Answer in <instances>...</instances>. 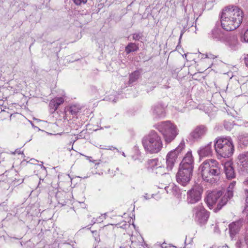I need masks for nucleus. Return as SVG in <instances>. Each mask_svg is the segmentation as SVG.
<instances>
[{
	"label": "nucleus",
	"mask_w": 248,
	"mask_h": 248,
	"mask_svg": "<svg viewBox=\"0 0 248 248\" xmlns=\"http://www.w3.org/2000/svg\"><path fill=\"white\" fill-rule=\"evenodd\" d=\"M194 160L191 152H188L184 157L180 167L193 169Z\"/></svg>",
	"instance_id": "4468645a"
},
{
	"label": "nucleus",
	"mask_w": 248,
	"mask_h": 248,
	"mask_svg": "<svg viewBox=\"0 0 248 248\" xmlns=\"http://www.w3.org/2000/svg\"><path fill=\"white\" fill-rule=\"evenodd\" d=\"M74 2L77 5H80L81 4H85L88 0H73Z\"/></svg>",
	"instance_id": "a878e982"
},
{
	"label": "nucleus",
	"mask_w": 248,
	"mask_h": 248,
	"mask_svg": "<svg viewBox=\"0 0 248 248\" xmlns=\"http://www.w3.org/2000/svg\"><path fill=\"white\" fill-rule=\"evenodd\" d=\"M244 14L238 6L229 5L225 7L221 13L220 21L222 28L227 31H233L242 22Z\"/></svg>",
	"instance_id": "f257e3e1"
},
{
	"label": "nucleus",
	"mask_w": 248,
	"mask_h": 248,
	"mask_svg": "<svg viewBox=\"0 0 248 248\" xmlns=\"http://www.w3.org/2000/svg\"><path fill=\"white\" fill-rule=\"evenodd\" d=\"M64 102L62 97H56L51 100L49 103V106L54 111L57 110L58 107Z\"/></svg>",
	"instance_id": "6ab92c4d"
},
{
	"label": "nucleus",
	"mask_w": 248,
	"mask_h": 248,
	"mask_svg": "<svg viewBox=\"0 0 248 248\" xmlns=\"http://www.w3.org/2000/svg\"><path fill=\"white\" fill-rule=\"evenodd\" d=\"M154 112L159 116L164 115V108L158 106L155 108Z\"/></svg>",
	"instance_id": "b1692460"
},
{
	"label": "nucleus",
	"mask_w": 248,
	"mask_h": 248,
	"mask_svg": "<svg viewBox=\"0 0 248 248\" xmlns=\"http://www.w3.org/2000/svg\"><path fill=\"white\" fill-rule=\"evenodd\" d=\"M245 125L246 127H248V122H246Z\"/></svg>",
	"instance_id": "473e14b6"
},
{
	"label": "nucleus",
	"mask_w": 248,
	"mask_h": 248,
	"mask_svg": "<svg viewBox=\"0 0 248 248\" xmlns=\"http://www.w3.org/2000/svg\"><path fill=\"white\" fill-rule=\"evenodd\" d=\"M139 71H135L132 73L129 77V83L131 84L135 82L140 77Z\"/></svg>",
	"instance_id": "4be33fe9"
},
{
	"label": "nucleus",
	"mask_w": 248,
	"mask_h": 248,
	"mask_svg": "<svg viewBox=\"0 0 248 248\" xmlns=\"http://www.w3.org/2000/svg\"><path fill=\"white\" fill-rule=\"evenodd\" d=\"M237 164L243 170L248 171V153L241 154L238 155Z\"/></svg>",
	"instance_id": "2eb2a0df"
},
{
	"label": "nucleus",
	"mask_w": 248,
	"mask_h": 248,
	"mask_svg": "<svg viewBox=\"0 0 248 248\" xmlns=\"http://www.w3.org/2000/svg\"><path fill=\"white\" fill-rule=\"evenodd\" d=\"M244 60L245 61V62H248V54L245 55L244 58Z\"/></svg>",
	"instance_id": "c756f323"
},
{
	"label": "nucleus",
	"mask_w": 248,
	"mask_h": 248,
	"mask_svg": "<svg viewBox=\"0 0 248 248\" xmlns=\"http://www.w3.org/2000/svg\"><path fill=\"white\" fill-rule=\"evenodd\" d=\"M211 37L217 41H220L221 42L227 41L228 43L231 45L232 44L230 43L231 41L233 44H235L237 42V40L235 38H226L225 34L219 28H215L213 29L211 33Z\"/></svg>",
	"instance_id": "9d476101"
},
{
	"label": "nucleus",
	"mask_w": 248,
	"mask_h": 248,
	"mask_svg": "<svg viewBox=\"0 0 248 248\" xmlns=\"http://www.w3.org/2000/svg\"><path fill=\"white\" fill-rule=\"evenodd\" d=\"M236 182L233 181L230 184L228 187L227 192L225 194L226 195L227 198H228V200L232 197L233 189L234 188Z\"/></svg>",
	"instance_id": "412c9836"
},
{
	"label": "nucleus",
	"mask_w": 248,
	"mask_h": 248,
	"mask_svg": "<svg viewBox=\"0 0 248 248\" xmlns=\"http://www.w3.org/2000/svg\"><path fill=\"white\" fill-rule=\"evenodd\" d=\"M193 170L190 168H185L180 167L176 177L177 182L183 186H186L190 182L192 175Z\"/></svg>",
	"instance_id": "1a4fd4ad"
},
{
	"label": "nucleus",
	"mask_w": 248,
	"mask_h": 248,
	"mask_svg": "<svg viewBox=\"0 0 248 248\" xmlns=\"http://www.w3.org/2000/svg\"><path fill=\"white\" fill-rule=\"evenodd\" d=\"M200 157L209 156L212 155V142H210L207 145L202 147L198 151Z\"/></svg>",
	"instance_id": "dca6fc26"
},
{
	"label": "nucleus",
	"mask_w": 248,
	"mask_h": 248,
	"mask_svg": "<svg viewBox=\"0 0 248 248\" xmlns=\"http://www.w3.org/2000/svg\"><path fill=\"white\" fill-rule=\"evenodd\" d=\"M207 131L204 125L197 126L190 134V139L193 140H198L205 135Z\"/></svg>",
	"instance_id": "9b49d317"
},
{
	"label": "nucleus",
	"mask_w": 248,
	"mask_h": 248,
	"mask_svg": "<svg viewBox=\"0 0 248 248\" xmlns=\"http://www.w3.org/2000/svg\"><path fill=\"white\" fill-rule=\"evenodd\" d=\"M241 221H238L230 224V233L232 238L239 232L241 226Z\"/></svg>",
	"instance_id": "a211bd4d"
},
{
	"label": "nucleus",
	"mask_w": 248,
	"mask_h": 248,
	"mask_svg": "<svg viewBox=\"0 0 248 248\" xmlns=\"http://www.w3.org/2000/svg\"><path fill=\"white\" fill-rule=\"evenodd\" d=\"M247 66H248V64H247Z\"/></svg>",
	"instance_id": "58836bf2"
},
{
	"label": "nucleus",
	"mask_w": 248,
	"mask_h": 248,
	"mask_svg": "<svg viewBox=\"0 0 248 248\" xmlns=\"http://www.w3.org/2000/svg\"><path fill=\"white\" fill-rule=\"evenodd\" d=\"M142 37V34L141 33H135L132 34L133 39L136 41L140 40V39H141Z\"/></svg>",
	"instance_id": "393cba45"
},
{
	"label": "nucleus",
	"mask_w": 248,
	"mask_h": 248,
	"mask_svg": "<svg viewBox=\"0 0 248 248\" xmlns=\"http://www.w3.org/2000/svg\"><path fill=\"white\" fill-rule=\"evenodd\" d=\"M193 217L195 220L200 224H204L209 217V213L200 204L194 207L192 210Z\"/></svg>",
	"instance_id": "0eeeda50"
},
{
	"label": "nucleus",
	"mask_w": 248,
	"mask_h": 248,
	"mask_svg": "<svg viewBox=\"0 0 248 248\" xmlns=\"http://www.w3.org/2000/svg\"><path fill=\"white\" fill-rule=\"evenodd\" d=\"M156 128L162 133L165 141L167 143L170 142L178 134V130L176 125L170 121L158 124Z\"/></svg>",
	"instance_id": "423d86ee"
},
{
	"label": "nucleus",
	"mask_w": 248,
	"mask_h": 248,
	"mask_svg": "<svg viewBox=\"0 0 248 248\" xmlns=\"http://www.w3.org/2000/svg\"><path fill=\"white\" fill-rule=\"evenodd\" d=\"M104 149H107V150H114L115 149H117L115 147H114L112 146H108L107 148H104Z\"/></svg>",
	"instance_id": "c85d7f7f"
},
{
	"label": "nucleus",
	"mask_w": 248,
	"mask_h": 248,
	"mask_svg": "<svg viewBox=\"0 0 248 248\" xmlns=\"http://www.w3.org/2000/svg\"><path fill=\"white\" fill-rule=\"evenodd\" d=\"M217 248H228V247L227 245H225L223 246L219 247Z\"/></svg>",
	"instance_id": "2f4dec72"
},
{
	"label": "nucleus",
	"mask_w": 248,
	"mask_h": 248,
	"mask_svg": "<svg viewBox=\"0 0 248 248\" xmlns=\"http://www.w3.org/2000/svg\"><path fill=\"white\" fill-rule=\"evenodd\" d=\"M228 202L226 194L221 191H213L209 193L205 199V202L210 209L214 208L215 212L221 209Z\"/></svg>",
	"instance_id": "20e7f679"
},
{
	"label": "nucleus",
	"mask_w": 248,
	"mask_h": 248,
	"mask_svg": "<svg viewBox=\"0 0 248 248\" xmlns=\"http://www.w3.org/2000/svg\"><path fill=\"white\" fill-rule=\"evenodd\" d=\"M158 248H162L161 246H158Z\"/></svg>",
	"instance_id": "4c0bfd02"
},
{
	"label": "nucleus",
	"mask_w": 248,
	"mask_h": 248,
	"mask_svg": "<svg viewBox=\"0 0 248 248\" xmlns=\"http://www.w3.org/2000/svg\"><path fill=\"white\" fill-rule=\"evenodd\" d=\"M122 155L124 157L125 156V154L124 152L123 153Z\"/></svg>",
	"instance_id": "f704fd0d"
},
{
	"label": "nucleus",
	"mask_w": 248,
	"mask_h": 248,
	"mask_svg": "<svg viewBox=\"0 0 248 248\" xmlns=\"http://www.w3.org/2000/svg\"><path fill=\"white\" fill-rule=\"evenodd\" d=\"M185 147V142L184 141H182L173 151H175V153H178V155H179L181 152L184 149Z\"/></svg>",
	"instance_id": "5701e85b"
},
{
	"label": "nucleus",
	"mask_w": 248,
	"mask_h": 248,
	"mask_svg": "<svg viewBox=\"0 0 248 248\" xmlns=\"http://www.w3.org/2000/svg\"><path fill=\"white\" fill-rule=\"evenodd\" d=\"M244 184L246 185H248V178L244 182Z\"/></svg>",
	"instance_id": "7c9ffc66"
},
{
	"label": "nucleus",
	"mask_w": 248,
	"mask_h": 248,
	"mask_svg": "<svg viewBox=\"0 0 248 248\" xmlns=\"http://www.w3.org/2000/svg\"><path fill=\"white\" fill-rule=\"evenodd\" d=\"M215 149L221 157H229L233 154L234 146L231 139L218 138L215 142Z\"/></svg>",
	"instance_id": "39448f33"
},
{
	"label": "nucleus",
	"mask_w": 248,
	"mask_h": 248,
	"mask_svg": "<svg viewBox=\"0 0 248 248\" xmlns=\"http://www.w3.org/2000/svg\"><path fill=\"white\" fill-rule=\"evenodd\" d=\"M86 157L88 159V158H91V157H89V156H86Z\"/></svg>",
	"instance_id": "c9c22d12"
},
{
	"label": "nucleus",
	"mask_w": 248,
	"mask_h": 248,
	"mask_svg": "<svg viewBox=\"0 0 248 248\" xmlns=\"http://www.w3.org/2000/svg\"><path fill=\"white\" fill-rule=\"evenodd\" d=\"M139 49V45L134 43H129L125 47V52L126 54H129L138 51Z\"/></svg>",
	"instance_id": "aec40b11"
},
{
	"label": "nucleus",
	"mask_w": 248,
	"mask_h": 248,
	"mask_svg": "<svg viewBox=\"0 0 248 248\" xmlns=\"http://www.w3.org/2000/svg\"><path fill=\"white\" fill-rule=\"evenodd\" d=\"M71 111L72 112L74 111L73 110V108H71Z\"/></svg>",
	"instance_id": "e433bc0d"
},
{
	"label": "nucleus",
	"mask_w": 248,
	"mask_h": 248,
	"mask_svg": "<svg viewBox=\"0 0 248 248\" xmlns=\"http://www.w3.org/2000/svg\"><path fill=\"white\" fill-rule=\"evenodd\" d=\"M203 192L202 187L199 185H194L187 192L186 201L188 204H195L202 199Z\"/></svg>",
	"instance_id": "6e6552de"
},
{
	"label": "nucleus",
	"mask_w": 248,
	"mask_h": 248,
	"mask_svg": "<svg viewBox=\"0 0 248 248\" xmlns=\"http://www.w3.org/2000/svg\"><path fill=\"white\" fill-rule=\"evenodd\" d=\"M149 167L155 171L156 173L164 174L166 173L167 168L162 166L161 161L157 159L150 160L148 162Z\"/></svg>",
	"instance_id": "f8f14e48"
},
{
	"label": "nucleus",
	"mask_w": 248,
	"mask_h": 248,
	"mask_svg": "<svg viewBox=\"0 0 248 248\" xmlns=\"http://www.w3.org/2000/svg\"><path fill=\"white\" fill-rule=\"evenodd\" d=\"M207 57L208 58L210 59H215V58H218V56H214V55L213 54H210L209 55H207Z\"/></svg>",
	"instance_id": "cd10ccee"
},
{
	"label": "nucleus",
	"mask_w": 248,
	"mask_h": 248,
	"mask_svg": "<svg viewBox=\"0 0 248 248\" xmlns=\"http://www.w3.org/2000/svg\"><path fill=\"white\" fill-rule=\"evenodd\" d=\"M244 39L246 42H248V29L245 31L244 33Z\"/></svg>",
	"instance_id": "bb28decb"
},
{
	"label": "nucleus",
	"mask_w": 248,
	"mask_h": 248,
	"mask_svg": "<svg viewBox=\"0 0 248 248\" xmlns=\"http://www.w3.org/2000/svg\"><path fill=\"white\" fill-rule=\"evenodd\" d=\"M178 153H176L173 150L170 151L166 156V164L167 170H170L172 169L176 160L178 157Z\"/></svg>",
	"instance_id": "ddd939ff"
},
{
	"label": "nucleus",
	"mask_w": 248,
	"mask_h": 248,
	"mask_svg": "<svg viewBox=\"0 0 248 248\" xmlns=\"http://www.w3.org/2000/svg\"><path fill=\"white\" fill-rule=\"evenodd\" d=\"M224 171L226 177L229 179H232L234 177L235 173L233 168L232 166V163L231 162H226L224 164Z\"/></svg>",
	"instance_id": "f3484780"
},
{
	"label": "nucleus",
	"mask_w": 248,
	"mask_h": 248,
	"mask_svg": "<svg viewBox=\"0 0 248 248\" xmlns=\"http://www.w3.org/2000/svg\"><path fill=\"white\" fill-rule=\"evenodd\" d=\"M199 172L202 179L209 183H214L220 173L218 162L212 159L204 161L200 166Z\"/></svg>",
	"instance_id": "f03ea898"
},
{
	"label": "nucleus",
	"mask_w": 248,
	"mask_h": 248,
	"mask_svg": "<svg viewBox=\"0 0 248 248\" xmlns=\"http://www.w3.org/2000/svg\"><path fill=\"white\" fill-rule=\"evenodd\" d=\"M132 246H133V247H134V246H135V245H136V244H135V243H133V242H132Z\"/></svg>",
	"instance_id": "72a5a7b5"
},
{
	"label": "nucleus",
	"mask_w": 248,
	"mask_h": 248,
	"mask_svg": "<svg viewBox=\"0 0 248 248\" xmlns=\"http://www.w3.org/2000/svg\"><path fill=\"white\" fill-rule=\"evenodd\" d=\"M144 150L150 154L159 152L163 147L161 138L155 131H151L145 135L142 140Z\"/></svg>",
	"instance_id": "7ed1b4c3"
}]
</instances>
